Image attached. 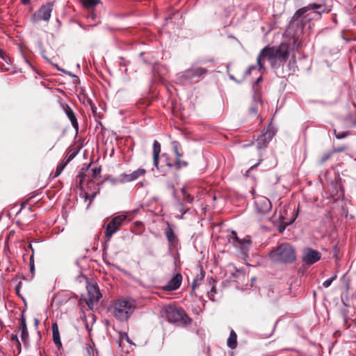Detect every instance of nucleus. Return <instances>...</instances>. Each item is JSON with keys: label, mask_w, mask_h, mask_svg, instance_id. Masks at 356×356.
<instances>
[{"label": "nucleus", "mask_w": 356, "mask_h": 356, "mask_svg": "<svg viewBox=\"0 0 356 356\" xmlns=\"http://www.w3.org/2000/svg\"><path fill=\"white\" fill-rule=\"evenodd\" d=\"M289 56V45L282 43L277 47H265L257 58V64L260 69L262 68L265 60L270 61L274 67L277 61H286Z\"/></svg>", "instance_id": "1"}, {"label": "nucleus", "mask_w": 356, "mask_h": 356, "mask_svg": "<svg viewBox=\"0 0 356 356\" xmlns=\"http://www.w3.org/2000/svg\"><path fill=\"white\" fill-rule=\"evenodd\" d=\"M136 307L134 300L129 298H120L113 303L112 313L116 318L126 321L132 314Z\"/></svg>", "instance_id": "2"}, {"label": "nucleus", "mask_w": 356, "mask_h": 356, "mask_svg": "<svg viewBox=\"0 0 356 356\" xmlns=\"http://www.w3.org/2000/svg\"><path fill=\"white\" fill-rule=\"evenodd\" d=\"M270 256L272 260L276 262H291L296 259L295 250L288 243H283L279 245L270 252Z\"/></svg>", "instance_id": "3"}, {"label": "nucleus", "mask_w": 356, "mask_h": 356, "mask_svg": "<svg viewBox=\"0 0 356 356\" xmlns=\"http://www.w3.org/2000/svg\"><path fill=\"white\" fill-rule=\"evenodd\" d=\"M161 316L170 322H177L183 318L184 311L171 305L165 306L161 312Z\"/></svg>", "instance_id": "4"}, {"label": "nucleus", "mask_w": 356, "mask_h": 356, "mask_svg": "<svg viewBox=\"0 0 356 356\" xmlns=\"http://www.w3.org/2000/svg\"><path fill=\"white\" fill-rule=\"evenodd\" d=\"M145 172H146V171L145 169L138 168V170L134 171L131 174L121 175L115 181L113 179H109V181L111 182H112V184H115L116 182L123 183V182L131 181H134V180L138 179L139 177H140L142 176H144Z\"/></svg>", "instance_id": "5"}, {"label": "nucleus", "mask_w": 356, "mask_h": 356, "mask_svg": "<svg viewBox=\"0 0 356 356\" xmlns=\"http://www.w3.org/2000/svg\"><path fill=\"white\" fill-rule=\"evenodd\" d=\"M127 216L120 215L115 217L107 225L106 230V235L110 238L122 225V222L126 220Z\"/></svg>", "instance_id": "6"}, {"label": "nucleus", "mask_w": 356, "mask_h": 356, "mask_svg": "<svg viewBox=\"0 0 356 356\" xmlns=\"http://www.w3.org/2000/svg\"><path fill=\"white\" fill-rule=\"evenodd\" d=\"M53 4L51 3L42 6L33 15L35 21L44 20L47 21L51 17Z\"/></svg>", "instance_id": "7"}, {"label": "nucleus", "mask_w": 356, "mask_h": 356, "mask_svg": "<svg viewBox=\"0 0 356 356\" xmlns=\"http://www.w3.org/2000/svg\"><path fill=\"white\" fill-rule=\"evenodd\" d=\"M274 133L268 129L262 132V134L257 139V146L259 149L265 147L267 144L272 140Z\"/></svg>", "instance_id": "8"}, {"label": "nucleus", "mask_w": 356, "mask_h": 356, "mask_svg": "<svg viewBox=\"0 0 356 356\" xmlns=\"http://www.w3.org/2000/svg\"><path fill=\"white\" fill-rule=\"evenodd\" d=\"M321 259L320 253L314 250L306 249L303 252V260L307 264H312Z\"/></svg>", "instance_id": "9"}, {"label": "nucleus", "mask_w": 356, "mask_h": 356, "mask_svg": "<svg viewBox=\"0 0 356 356\" xmlns=\"http://www.w3.org/2000/svg\"><path fill=\"white\" fill-rule=\"evenodd\" d=\"M314 9H321L320 11H314L313 12L314 14L316 15H320L321 13H324L326 11V9L324 6L319 5V4H310L308 6L304 7L302 8L299 9L295 14L294 17H301L306 12L310 10H314Z\"/></svg>", "instance_id": "10"}, {"label": "nucleus", "mask_w": 356, "mask_h": 356, "mask_svg": "<svg viewBox=\"0 0 356 356\" xmlns=\"http://www.w3.org/2000/svg\"><path fill=\"white\" fill-rule=\"evenodd\" d=\"M229 240H232V243L236 248H241L243 252H246L250 245V239H244L243 241L239 240L236 232H232V238Z\"/></svg>", "instance_id": "11"}, {"label": "nucleus", "mask_w": 356, "mask_h": 356, "mask_svg": "<svg viewBox=\"0 0 356 356\" xmlns=\"http://www.w3.org/2000/svg\"><path fill=\"white\" fill-rule=\"evenodd\" d=\"M257 209L260 213H266L271 209V203L268 199L261 197L255 202Z\"/></svg>", "instance_id": "12"}, {"label": "nucleus", "mask_w": 356, "mask_h": 356, "mask_svg": "<svg viewBox=\"0 0 356 356\" xmlns=\"http://www.w3.org/2000/svg\"><path fill=\"white\" fill-rule=\"evenodd\" d=\"M181 281V275L180 274H176L164 286V289L168 291L176 290L180 286Z\"/></svg>", "instance_id": "13"}, {"label": "nucleus", "mask_w": 356, "mask_h": 356, "mask_svg": "<svg viewBox=\"0 0 356 356\" xmlns=\"http://www.w3.org/2000/svg\"><path fill=\"white\" fill-rule=\"evenodd\" d=\"M89 300L91 302H97L101 298V293L99 289L95 285L88 286Z\"/></svg>", "instance_id": "14"}, {"label": "nucleus", "mask_w": 356, "mask_h": 356, "mask_svg": "<svg viewBox=\"0 0 356 356\" xmlns=\"http://www.w3.org/2000/svg\"><path fill=\"white\" fill-rule=\"evenodd\" d=\"M65 111L69 120H70L73 127L76 129H78V122L73 111L71 109L70 106H66L65 108Z\"/></svg>", "instance_id": "15"}, {"label": "nucleus", "mask_w": 356, "mask_h": 356, "mask_svg": "<svg viewBox=\"0 0 356 356\" xmlns=\"http://www.w3.org/2000/svg\"><path fill=\"white\" fill-rule=\"evenodd\" d=\"M21 339L24 343H26L29 339V334L27 331V327L26 325L25 318L22 316L21 318Z\"/></svg>", "instance_id": "16"}, {"label": "nucleus", "mask_w": 356, "mask_h": 356, "mask_svg": "<svg viewBox=\"0 0 356 356\" xmlns=\"http://www.w3.org/2000/svg\"><path fill=\"white\" fill-rule=\"evenodd\" d=\"M160 152L161 145L158 141L155 140L153 144V159L154 164L156 167H157L158 165V161Z\"/></svg>", "instance_id": "17"}, {"label": "nucleus", "mask_w": 356, "mask_h": 356, "mask_svg": "<svg viewBox=\"0 0 356 356\" xmlns=\"http://www.w3.org/2000/svg\"><path fill=\"white\" fill-rule=\"evenodd\" d=\"M227 346L232 349H234L236 347L237 345V336L234 330H232L230 332L229 337L227 339Z\"/></svg>", "instance_id": "18"}, {"label": "nucleus", "mask_w": 356, "mask_h": 356, "mask_svg": "<svg viewBox=\"0 0 356 356\" xmlns=\"http://www.w3.org/2000/svg\"><path fill=\"white\" fill-rule=\"evenodd\" d=\"M280 218L281 225H282V228L280 229V232L284 230L287 225H289L290 224H291L296 219V217H292L289 220H286V218L283 216V214H281Z\"/></svg>", "instance_id": "19"}, {"label": "nucleus", "mask_w": 356, "mask_h": 356, "mask_svg": "<svg viewBox=\"0 0 356 356\" xmlns=\"http://www.w3.org/2000/svg\"><path fill=\"white\" fill-rule=\"evenodd\" d=\"M53 336H54V341L56 344H60V337L58 334V327L56 325H53Z\"/></svg>", "instance_id": "20"}, {"label": "nucleus", "mask_w": 356, "mask_h": 356, "mask_svg": "<svg viewBox=\"0 0 356 356\" xmlns=\"http://www.w3.org/2000/svg\"><path fill=\"white\" fill-rule=\"evenodd\" d=\"M165 234L168 240L170 242H173L175 241V236L172 229L170 227H168L165 230Z\"/></svg>", "instance_id": "21"}, {"label": "nucleus", "mask_w": 356, "mask_h": 356, "mask_svg": "<svg viewBox=\"0 0 356 356\" xmlns=\"http://www.w3.org/2000/svg\"><path fill=\"white\" fill-rule=\"evenodd\" d=\"M193 76H200L205 73V70L202 68H195L192 70Z\"/></svg>", "instance_id": "22"}, {"label": "nucleus", "mask_w": 356, "mask_h": 356, "mask_svg": "<svg viewBox=\"0 0 356 356\" xmlns=\"http://www.w3.org/2000/svg\"><path fill=\"white\" fill-rule=\"evenodd\" d=\"M84 6L86 7L93 6L97 5L99 1V0H83Z\"/></svg>", "instance_id": "23"}, {"label": "nucleus", "mask_w": 356, "mask_h": 356, "mask_svg": "<svg viewBox=\"0 0 356 356\" xmlns=\"http://www.w3.org/2000/svg\"><path fill=\"white\" fill-rule=\"evenodd\" d=\"M66 165V163H60L56 168V176H58L61 172L63 170V169L65 168Z\"/></svg>", "instance_id": "24"}, {"label": "nucleus", "mask_w": 356, "mask_h": 356, "mask_svg": "<svg viewBox=\"0 0 356 356\" xmlns=\"http://www.w3.org/2000/svg\"><path fill=\"white\" fill-rule=\"evenodd\" d=\"M181 191H182L183 196H184V199L186 200V201L188 202H191L193 200V197H191V195H189V194H186V191L185 188H183Z\"/></svg>", "instance_id": "25"}, {"label": "nucleus", "mask_w": 356, "mask_h": 356, "mask_svg": "<svg viewBox=\"0 0 356 356\" xmlns=\"http://www.w3.org/2000/svg\"><path fill=\"white\" fill-rule=\"evenodd\" d=\"M86 350L87 356H94V350L90 345H86Z\"/></svg>", "instance_id": "26"}, {"label": "nucleus", "mask_w": 356, "mask_h": 356, "mask_svg": "<svg viewBox=\"0 0 356 356\" xmlns=\"http://www.w3.org/2000/svg\"><path fill=\"white\" fill-rule=\"evenodd\" d=\"M120 343H122L124 340L129 343V339L127 333H120Z\"/></svg>", "instance_id": "27"}, {"label": "nucleus", "mask_w": 356, "mask_h": 356, "mask_svg": "<svg viewBox=\"0 0 356 356\" xmlns=\"http://www.w3.org/2000/svg\"><path fill=\"white\" fill-rule=\"evenodd\" d=\"M173 148H174L175 153V154L177 156V160H179V159L181 158V155L179 153L178 147H177V143H173Z\"/></svg>", "instance_id": "28"}, {"label": "nucleus", "mask_w": 356, "mask_h": 356, "mask_svg": "<svg viewBox=\"0 0 356 356\" xmlns=\"http://www.w3.org/2000/svg\"><path fill=\"white\" fill-rule=\"evenodd\" d=\"M334 278H330V279H328L327 280H325L323 283V286L325 288L328 287L330 286L331 283L332 282Z\"/></svg>", "instance_id": "29"}, {"label": "nucleus", "mask_w": 356, "mask_h": 356, "mask_svg": "<svg viewBox=\"0 0 356 356\" xmlns=\"http://www.w3.org/2000/svg\"><path fill=\"white\" fill-rule=\"evenodd\" d=\"M100 172V170L99 169H95L94 170V174L96 175L97 174H99Z\"/></svg>", "instance_id": "30"}, {"label": "nucleus", "mask_w": 356, "mask_h": 356, "mask_svg": "<svg viewBox=\"0 0 356 356\" xmlns=\"http://www.w3.org/2000/svg\"><path fill=\"white\" fill-rule=\"evenodd\" d=\"M255 70V67L252 66V67H250L248 71V72H250L251 70Z\"/></svg>", "instance_id": "31"}, {"label": "nucleus", "mask_w": 356, "mask_h": 356, "mask_svg": "<svg viewBox=\"0 0 356 356\" xmlns=\"http://www.w3.org/2000/svg\"><path fill=\"white\" fill-rule=\"evenodd\" d=\"M29 0H22V3H23L24 4L27 3L29 2Z\"/></svg>", "instance_id": "32"}, {"label": "nucleus", "mask_w": 356, "mask_h": 356, "mask_svg": "<svg viewBox=\"0 0 356 356\" xmlns=\"http://www.w3.org/2000/svg\"><path fill=\"white\" fill-rule=\"evenodd\" d=\"M215 291H214V286L212 287L211 291H210V293H214Z\"/></svg>", "instance_id": "33"}, {"label": "nucleus", "mask_w": 356, "mask_h": 356, "mask_svg": "<svg viewBox=\"0 0 356 356\" xmlns=\"http://www.w3.org/2000/svg\"><path fill=\"white\" fill-rule=\"evenodd\" d=\"M261 76H259V77L257 79V81H256V82H257V83L259 82V81H261Z\"/></svg>", "instance_id": "34"}]
</instances>
